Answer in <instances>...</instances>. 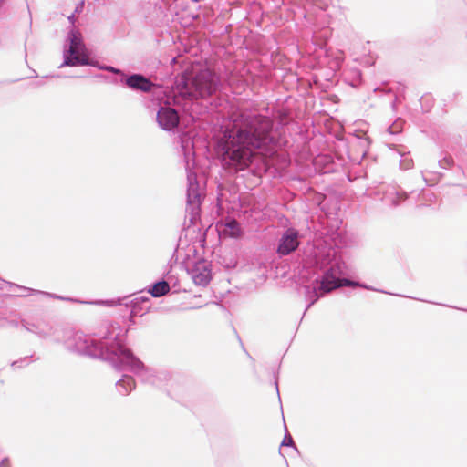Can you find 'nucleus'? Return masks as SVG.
<instances>
[{"label":"nucleus","mask_w":467,"mask_h":467,"mask_svg":"<svg viewBox=\"0 0 467 467\" xmlns=\"http://www.w3.org/2000/svg\"><path fill=\"white\" fill-rule=\"evenodd\" d=\"M273 125V120L262 114L244 112L233 116L221 141L223 166L244 171L256 155L273 156L279 147Z\"/></svg>","instance_id":"1"},{"label":"nucleus","mask_w":467,"mask_h":467,"mask_svg":"<svg viewBox=\"0 0 467 467\" xmlns=\"http://www.w3.org/2000/svg\"><path fill=\"white\" fill-rule=\"evenodd\" d=\"M127 330L117 323L104 322L94 337L82 332L65 333L63 344L70 351L109 361L117 370H129L138 375L143 382L157 388L167 379L164 372L148 369L133 353L125 347Z\"/></svg>","instance_id":"2"},{"label":"nucleus","mask_w":467,"mask_h":467,"mask_svg":"<svg viewBox=\"0 0 467 467\" xmlns=\"http://www.w3.org/2000/svg\"><path fill=\"white\" fill-rule=\"evenodd\" d=\"M316 266L323 271V276L305 286V296L308 301L306 311L310 308L323 295L329 293L341 286H360L371 290L368 285H361L358 282L350 281L347 278H340L345 273V264L342 259L337 255L334 249H327L319 252L315 259Z\"/></svg>","instance_id":"3"},{"label":"nucleus","mask_w":467,"mask_h":467,"mask_svg":"<svg viewBox=\"0 0 467 467\" xmlns=\"http://www.w3.org/2000/svg\"><path fill=\"white\" fill-rule=\"evenodd\" d=\"M220 86L219 77L210 69H203L198 72L192 79L186 80L184 86L181 90V94L187 98L188 101L185 102V110H190V115L192 119H195V114L198 115L201 112H195L192 109L197 107L198 103L194 102L193 99H205L215 94Z\"/></svg>","instance_id":"4"},{"label":"nucleus","mask_w":467,"mask_h":467,"mask_svg":"<svg viewBox=\"0 0 467 467\" xmlns=\"http://www.w3.org/2000/svg\"><path fill=\"white\" fill-rule=\"evenodd\" d=\"M68 45H65L63 50V62L58 67H79L92 66L93 63L88 58L81 35L78 31L71 29L68 33Z\"/></svg>","instance_id":"5"},{"label":"nucleus","mask_w":467,"mask_h":467,"mask_svg":"<svg viewBox=\"0 0 467 467\" xmlns=\"http://www.w3.org/2000/svg\"><path fill=\"white\" fill-rule=\"evenodd\" d=\"M187 205L186 213L191 223H195L200 215L202 192L197 175L194 172H188L187 175Z\"/></svg>","instance_id":"6"},{"label":"nucleus","mask_w":467,"mask_h":467,"mask_svg":"<svg viewBox=\"0 0 467 467\" xmlns=\"http://www.w3.org/2000/svg\"><path fill=\"white\" fill-rule=\"evenodd\" d=\"M20 323L26 331L42 339L53 338L56 342H61V338L57 336V329L47 319L39 318L35 321L22 319Z\"/></svg>","instance_id":"7"},{"label":"nucleus","mask_w":467,"mask_h":467,"mask_svg":"<svg viewBox=\"0 0 467 467\" xmlns=\"http://www.w3.org/2000/svg\"><path fill=\"white\" fill-rule=\"evenodd\" d=\"M299 244V232L294 228H288L282 234L276 252L280 256H285L295 252Z\"/></svg>","instance_id":"8"},{"label":"nucleus","mask_w":467,"mask_h":467,"mask_svg":"<svg viewBox=\"0 0 467 467\" xmlns=\"http://www.w3.org/2000/svg\"><path fill=\"white\" fill-rule=\"evenodd\" d=\"M9 291L12 292L16 296L27 297L32 296L35 297V302H38L42 300L44 297L58 300H71L68 297H63L57 294H52L41 290H36L26 286H21L16 284L9 285Z\"/></svg>","instance_id":"9"},{"label":"nucleus","mask_w":467,"mask_h":467,"mask_svg":"<svg viewBox=\"0 0 467 467\" xmlns=\"http://www.w3.org/2000/svg\"><path fill=\"white\" fill-rule=\"evenodd\" d=\"M156 119L159 126L168 131L177 128L180 122V116L177 110L169 106L160 107Z\"/></svg>","instance_id":"10"},{"label":"nucleus","mask_w":467,"mask_h":467,"mask_svg":"<svg viewBox=\"0 0 467 467\" xmlns=\"http://www.w3.org/2000/svg\"><path fill=\"white\" fill-rule=\"evenodd\" d=\"M120 83L135 91L150 92L155 87V84L145 76L133 73L120 79Z\"/></svg>","instance_id":"11"},{"label":"nucleus","mask_w":467,"mask_h":467,"mask_svg":"<svg viewBox=\"0 0 467 467\" xmlns=\"http://www.w3.org/2000/svg\"><path fill=\"white\" fill-rule=\"evenodd\" d=\"M193 283L197 285L205 286L211 280V271L205 262H198L188 269Z\"/></svg>","instance_id":"12"},{"label":"nucleus","mask_w":467,"mask_h":467,"mask_svg":"<svg viewBox=\"0 0 467 467\" xmlns=\"http://www.w3.org/2000/svg\"><path fill=\"white\" fill-rule=\"evenodd\" d=\"M408 198L407 192L404 191H399L394 186H385L382 188L381 200L385 204L390 207L398 206L401 202Z\"/></svg>","instance_id":"13"},{"label":"nucleus","mask_w":467,"mask_h":467,"mask_svg":"<svg viewBox=\"0 0 467 467\" xmlns=\"http://www.w3.org/2000/svg\"><path fill=\"white\" fill-rule=\"evenodd\" d=\"M116 388L120 395L126 396L135 389V380L131 376L123 375L122 378L116 382Z\"/></svg>","instance_id":"14"},{"label":"nucleus","mask_w":467,"mask_h":467,"mask_svg":"<svg viewBox=\"0 0 467 467\" xmlns=\"http://www.w3.org/2000/svg\"><path fill=\"white\" fill-rule=\"evenodd\" d=\"M131 315H142L143 312H147L150 308V298L147 296H139L131 301Z\"/></svg>","instance_id":"15"},{"label":"nucleus","mask_w":467,"mask_h":467,"mask_svg":"<svg viewBox=\"0 0 467 467\" xmlns=\"http://www.w3.org/2000/svg\"><path fill=\"white\" fill-rule=\"evenodd\" d=\"M221 231L230 237H238L241 234V228L239 223L231 219L227 221L221 228Z\"/></svg>","instance_id":"16"},{"label":"nucleus","mask_w":467,"mask_h":467,"mask_svg":"<svg viewBox=\"0 0 467 467\" xmlns=\"http://www.w3.org/2000/svg\"><path fill=\"white\" fill-rule=\"evenodd\" d=\"M170 290V285L168 284V282L162 280V281H158L156 282L151 289L149 290V292L150 293V295L153 296V297H161L164 295H166Z\"/></svg>","instance_id":"17"},{"label":"nucleus","mask_w":467,"mask_h":467,"mask_svg":"<svg viewBox=\"0 0 467 467\" xmlns=\"http://www.w3.org/2000/svg\"><path fill=\"white\" fill-rule=\"evenodd\" d=\"M399 154L400 155V167L402 170H409L413 165V160L410 157V153H401L399 151Z\"/></svg>","instance_id":"18"},{"label":"nucleus","mask_w":467,"mask_h":467,"mask_svg":"<svg viewBox=\"0 0 467 467\" xmlns=\"http://www.w3.org/2000/svg\"><path fill=\"white\" fill-rule=\"evenodd\" d=\"M99 68L102 70L116 74V75H119V76H121V78H125V76H126L125 73L121 69L116 68L111 66H103V67H99Z\"/></svg>","instance_id":"19"},{"label":"nucleus","mask_w":467,"mask_h":467,"mask_svg":"<svg viewBox=\"0 0 467 467\" xmlns=\"http://www.w3.org/2000/svg\"><path fill=\"white\" fill-rule=\"evenodd\" d=\"M31 362V359L28 357H25L20 358L19 360L14 361L12 363V367L14 368H22L28 365Z\"/></svg>","instance_id":"20"},{"label":"nucleus","mask_w":467,"mask_h":467,"mask_svg":"<svg viewBox=\"0 0 467 467\" xmlns=\"http://www.w3.org/2000/svg\"><path fill=\"white\" fill-rule=\"evenodd\" d=\"M453 161L451 157H444L443 159L439 161V166L441 168L446 169L452 164Z\"/></svg>","instance_id":"21"},{"label":"nucleus","mask_w":467,"mask_h":467,"mask_svg":"<svg viewBox=\"0 0 467 467\" xmlns=\"http://www.w3.org/2000/svg\"><path fill=\"white\" fill-rule=\"evenodd\" d=\"M388 130L391 134L398 133L400 130V122H396L394 125L389 127Z\"/></svg>","instance_id":"22"},{"label":"nucleus","mask_w":467,"mask_h":467,"mask_svg":"<svg viewBox=\"0 0 467 467\" xmlns=\"http://www.w3.org/2000/svg\"><path fill=\"white\" fill-rule=\"evenodd\" d=\"M293 445H294V441H293L292 437L285 435L282 441V446H293Z\"/></svg>","instance_id":"23"},{"label":"nucleus","mask_w":467,"mask_h":467,"mask_svg":"<svg viewBox=\"0 0 467 467\" xmlns=\"http://www.w3.org/2000/svg\"><path fill=\"white\" fill-rule=\"evenodd\" d=\"M0 467H11L9 458L5 457L0 461Z\"/></svg>","instance_id":"24"},{"label":"nucleus","mask_w":467,"mask_h":467,"mask_svg":"<svg viewBox=\"0 0 467 467\" xmlns=\"http://www.w3.org/2000/svg\"><path fill=\"white\" fill-rule=\"evenodd\" d=\"M75 19H76V18H75V14H72L71 16H68V20H69V22H70L72 25H74V23H75Z\"/></svg>","instance_id":"25"},{"label":"nucleus","mask_w":467,"mask_h":467,"mask_svg":"<svg viewBox=\"0 0 467 467\" xmlns=\"http://www.w3.org/2000/svg\"><path fill=\"white\" fill-rule=\"evenodd\" d=\"M82 8H83V2H82V3H80V4L76 7V10H75V11H76V12H79V11H81V10H82Z\"/></svg>","instance_id":"26"},{"label":"nucleus","mask_w":467,"mask_h":467,"mask_svg":"<svg viewBox=\"0 0 467 467\" xmlns=\"http://www.w3.org/2000/svg\"><path fill=\"white\" fill-rule=\"evenodd\" d=\"M422 177H423V179H424V181L426 182L427 184L431 185V183L428 182V179L426 177V171H422Z\"/></svg>","instance_id":"27"},{"label":"nucleus","mask_w":467,"mask_h":467,"mask_svg":"<svg viewBox=\"0 0 467 467\" xmlns=\"http://www.w3.org/2000/svg\"><path fill=\"white\" fill-rule=\"evenodd\" d=\"M4 2H5V0H0V8L2 7Z\"/></svg>","instance_id":"28"}]
</instances>
